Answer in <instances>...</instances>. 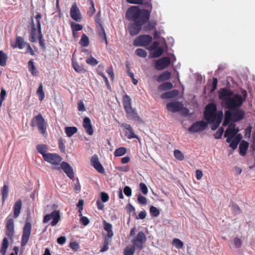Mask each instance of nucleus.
Returning <instances> with one entry per match:
<instances>
[{"label":"nucleus","mask_w":255,"mask_h":255,"mask_svg":"<svg viewBox=\"0 0 255 255\" xmlns=\"http://www.w3.org/2000/svg\"><path fill=\"white\" fill-rule=\"evenodd\" d=\"M135 53L136 55L142 58H145L147 56L146 51L141 48L137 49L135 51Z\"/></svg>","instance_id":"obj_45"},{"label":"nucleus","mask_w":255,"mask_h":255,"mask_svg":"<svg viewBox=\"0 0 255 255\" xmlns=\"http://www.w3.org/2000/svg\"><path fill=\"white\" fill-rule=\"evenodd\" d=\"M127 149L125 147H120L117 148L114 152L115 156H121L126 154Z\"/></svg>","instance_id":"obj_40"},{"label":"nucleus","mask_w":255,"mask_h":255,"mask_svg":"<svg viewBox=\"0 0 255 255\" xmlns=\"http://www.w3.org/2000/svg\"><path fill=\"white\" fill-rule=\"evenodd\" d=\"M219 98L222 100L223 107L227 109L240 108L246 101L247 92L242 91V94H234L233 91L228 88L221 89L219 91Z\"/></svg>","instance_id":"obj_2"},{"label":"nucleus","mask_w":255,"mask_h":255,"mask_svg":"<svg viewBox=\"0 0 255 255\" xmlns=\"http://www.w3.org/2000/svg\"><path fill=\"white\" fill-rule=\"evenodd\" d=\"M179 112H180L181 114L184 116H187L189 113V110L187 108L184 107L183 106L182 109H181Z\"/></svg>","instance_id":"obj_64"},{"label":"nucleus","mask_w":255,"mask_h":255,"mask_svg":"<svg viewBox=\"0 0 255 255\" xmlns=\"http://www.w3.org/2000/svg\"><path fill=\"white\" fill-rule=\"evenodd\" d=\"M36 29L35 25L33 22V19H32V27L30 33L29 40L31 42H34L36 41Z\"/></svg>","instance_id":"obj_25"},{"label":"nucleus","mask_w":255,"mask_h":255,"mask_svg":"<svg viewBox=\"0 0 255 255\" xmlns=\"http://www.w3.org/2000/svg\"><path fill=\"white\" fill-rule=\"evenodd\" d=\"M36 149L39 153H40L43 156V159L44 156L48 155L49 153H47L48 147L45 144H38L36 146Z\"/></svg>","instance_id":"obj_24"},{"label":"nucleus","mask_w":255,"mask_h":255,"mask_svg":"<svg viewBox=\"0 0 255 255\" xmlns=\"http://www.w3.org/2000/svg\"><path fill=\"white\" fill-rule=\"evenodd\" d=\"M7 59V56L2 51H0V65L5 66Z\"/></svg>","instance_id":"obj_36"},{"label":"nucleus","mask_w":255,"mask_h":255,"mask_svg":"<svg viewBox=\"0 0 255 255\" xmlns=\"http://www.w3.org/2000/svg\"><path fill=\"white\" fill-rule=\"evenodd\" d=\"M80 221L81 223L85 226L88 225L90 222L88 218L85 216H82V217L80 219Z\"/></svg>","instance_id":"obj_58"},{"label":"nucleus","mask_w":255,"mask_h":255,"mask_svg":"<svg viewBox=\"0 0 255 255\" xmlns=\"http://www.w3.org/2000/svg\"><path fill=\"white\" fill-rule=\"evenodd\" d=\"M6 95V91L3 88H1V91L0 94V100L3 101Z\"/></svg>","instance_id":"obj_62"},{"label":"nucleus","mask_w":255,"mask_h":255,"mask_svg":"<svg viewBox=\"0 0 255 255\" xmlns=\"http://www.w3.org/2000/svg\"><path fill=\"white\" fill-rule=\"evenodd\" d=\"M208 127V123L202 120L196 122L189 128L188 131L191 132H198L203 131Z\"/></svg>","instance_id":"obj_11"},{"label":"nucleus","mask_w":255,"mask_h":255,"mask_svg":"<svg viewBox=\"0 0 255 255\" xmlns=\"http://www.w3.org/2000/svg\"><path fill=\"white\" fill-rule=\"evenodd\" d=\"M32 126H37L40 132L44 134L46 133V126L44 119L41 114L35 117L31 122Z\"/></svg>","instance_id":"obj_7"},{"label":"nucleus","mask_w":255,"mask_h":255,"mask_svg":"<svg viewBox=\"0 0 255 255\" xmlns=\"http://www.w3.org/2000/svg\"><path fill=\"white\" fill-rule=\"evenodd\" d=\"M224 128H219V129L217 131V132L214 134V137L216 139H220L222 137V136L224 132Z\"/></svg>","instance_id":"obj_50"},{"label":"nucleus","mask_w":255,"mask_h":255,"mask_svg":"<svg viewBox=\"0 0 255 255\" xmlns=\"http://www.w3.org/2000/svg\"><path fill=\"white\" fill-rule=\"evenodd\" d=\"M104 229L107 232L112 230V225L108 223L104 222Z\"/></svg>","instance_id":"obj_63"},{"label":"nucleus","mask_w":255,"mask_h":255,"mask_svg":"<svg viewBox=\"0 0 255 255\" xmlns=\"http://www.w3.org/2000/svg\"><path fill=\"white\" fill-rule=\"evenodd\" d=\"M70 247L74 251H77L79 249V245L76 242H73L70 243Z\"/></svg>","instance_id":"obj_53"},{"label":"nucleus","mask_w":255,"mask_h":255,"mask_svg":"<svg viewBox=\"0 0 255 255\" xmlns=\"http://www.w3.org/2000/svg\"><path fill=\"white\" fill-rule=\"evenodd\" d=\"M99 28L100 29L99 30V35L101 37L104 39L106 44H107L108 41L107 39L106 34L103 25H101V26H100Z\"/></svg>","instance_id":"obj_43"},{"label":"nucleus","mask_w":255,"mask_h":255,"mask_svg":"<svg viewBox=\"0 0 255 255\" xmlns=\"http://www.w3.org/2000/svg\"><path fill=\"white\" fill-rule=\"evenodd\" d=\"M249 147V143L243 140L242 141L239 146L240 153L242 156H245L246 154L247 150Z\"/></svg>","instance_id":"obj_28"},{"label":"nucleus","mask_w":255,"mask_h":255,"mask_svg":"<svg viewBox=\"0 0 255 255\" xmlns=\"http://www.w3.org/2000/svg\"><path fill=\"white\" fill-rule=\"evenodd\" d=\"M32 226L30 222H26L23 228L21 245L24 247L27 243L31 235Z\"/></svg>","instance_id":"obj_9"},{"label":"nucleus","mask_w":255,"mask_h":255,"mask_svg":"<svg viewBox=\"0 0 255 255\" xmlns=\"http://www.w3.org/2000/svg\"><path fill=\"white\" fill-rule=\"evenodd\" d=\"M91 162L93 167L100 173H103L105 172L102 165L100 163L97 155H93L91 159Z\"/></svg>","instance_id":"obj_17"},{"label":"nucleus","mask_w":255,"mask_h":255,"mask_svg":"<svg viewBox=\"0 0 255 255\" xmlns=\"http://www.w3.org/2000/svg\"><path fill=\"white\" fill-rule=\"evenodd\" d=\"M70 15L76 22H80L82 20V14L76 3H74L71 7Z\"/></svg>","instance_id":"obj_12"},{"label":"nucleus","mask_w":255,"mask_h":255,"mask_svg":"<svg viewBox=\"0 0 255 255\" xmlns=\"http://www.w3.org/2000/svg\"><path fill=\"white\" fill-rule=\"evenodd\" d=\"M171 76V73L169 72L165 71L160 74L157 79L158 82H161L167 80L170 78Z\"/></svg>","instance_id":"obj_32"},{"label":"nucleus","mask_w":255,"mask_h":255,"mask_svg":"<svg viewBox=\"0 0 255 255\" xmlns=\"http://www.w3.org/2000/svg\"><path fill=\"white\" fill-rule=\"evenodd\" d=\"M39 35L38 36V39H39V44L43 49H45L46 47H45V45L44 40L43 39V38H42V35L41 33H39Z\"/></svg>","instance_id":"obj_57"},{"label":"nucleus","mask_w":255,"mask_h":255,"mask_svg":"<svg viewBox=\"0 0 255 255\" xmlns=\"http://www.w3.org/2000/svg\"><path fill=\"white\" fill-rule=\"evenodd\" d=\"M83 127L88 134L91 135L93 134V129L89 118L85 117L84 119Z\"/></svg>","instance_id":"obj_19"},{"label":"nucleus","mask_w":255,"mask_h":255,"mask_svg":"<svg viewBox=\"0 0 255 255\" xmlns=\"http://www.w3.org/2000/svg\"><path fill=\"white\" fill-rule=\"evenodd\" d=\"M36 93H37V95L39 97V100L40 101H42V100H43V99L45 98V94L43 91V86H42V84H40V85L37 90Z\"/></svg>","instance_id":"obj_37"},{"label":"nucleus","mask_w":255,"mask_h":255,"mask_svg":"<svg viewBox=\"0 0 255 255\" xmlns=\"http://www.w3.org/2000/svg\"><path fill=\"white\" fill-rule=\"evenodd\" d=\"M71 27L72 30V32L74 33V31H78L83 29V25L77 23L75 22H71Z\"/></svg>","instance_id":"obj_41"},{"label":"nucleus","mask_w":255,"mask_h":255,"mask_svg":"<svg viewBox=\"0 0 255 255\" xmlns=\"http://www.w3.org/2000/svg\"><path fill=\"white\" fill-rule=\"evenodd\" d=\"M137 201L139 204L142 205H145L147 204L146 198L140 194H139L138 195Z\"/></svg>","instance_id":"obj_49"},{"label":"nucleus","mask_w":255,"mask_h":255,"mask_svg":"<svg viewBox=\"0 0 255 255\" xmlns=\"http://www.w3.org/2000/svg\"><path fill=\"white\" fill-rule=\"evenodd\" d=\"M78 109L80 112H84L85 111V107L84 103L82 101H80L78 103Z\"/></svg>","instance_id":"obj_56"},{"label":"nucleus","mask_w":255,"mask_h":255,"mask_svg":"<svg viewBox=\"0 0 255 255\" xmlns=\"http://www.w3.org/2000/svg\"><path fill=\"white\" fill-rule=\"evenodd\" d=\"M174 155L175 157L180 161H182L184 159V157L183 154L178 149H175L174 150Z\"/></svg>","instance_id":"obj_47"},{"label":"nucleus","mask_w":255,"mask_h":255,"mask_svg":"<svg viewBox=\"0 0 255 255\" xmlns=\"http://www.w3.org/2000/svg\"><path fill=\"white\" fill-rule=\"evenodd\" d=\"M8 186L6 184H4L1 190L2 203H3L5 200L8 196Z\"/></svg>","instance_id":"obj_38"},{"label":"nucleus","mask_w":255,"mask_h":255,"mask_svg":"<svg viewBox=\"0 0 255 255\" xmlns=\"http://www.w3.org/2000/svg\"><path fill=\"white\" fill-rule=\"evenodd\" d=\"M111 242V240L106 238L103 243V246L100 250V252H105L109 249V245Z\"/></svg>","instance_id":"obj_46"},{"label":"nucleus","mask_w":255,"mask_h":255,"mask_svg":"<svg viewBox=\"0 0 255 255\" xmlns=\"http://www.w3.org/2000/svg\"><path fill=\"white\" fill-rule=\"evenodd\" d=\"M177 90H173L169 92H165L161 94V98L162 99H167L175 97L178 94Z\"/></svg>","instance_id":"obj_21"},{"label":"nucleus","mask_w":255,"mask_h":255,"mask_svg":"<svg viewBox=\"0 0 255 255\" xmlns=\"http://www.w3.org/2000/svg\"><path fill=\"white\" fill-rule=\"evenodd\" d=\"M172 243L173 245L178 249H182L183 247V243L178 239H174Z\"/></svg>","instance_id":"obj_42"},{"label":"nucleus","mask_w":255,"mask_h":255,"mask_svg":"<svg viewBox=\"0 0 255 255\" xmlns=\"http://www.w3.org/2000/svg\"><path fill=\"white\" fill-rule=\"evenodd\" d=\"M124 192L126 196L129 197L131 195V189L129 186H126L124 189Z\"/></svg>","instance_id":"obj_55"},{"label":"nucleus","mask_w":255,"mask_h":255,"mask_svg":"<svg viewBox=\"0 0 255 255\" xmlns=\"http://www.w3.org/2000/svg\"><path fill=\"white\" fill-rule=\"evenodd\" d=\"M84 200L83 199H80L78 201L77 205V207L79 208V212H81L83 209Z\"/></svg>","instance_id":"obj_60"},{"label":"nucleus","mask_w":255,"mask_h":255,"mask_svg":"<svg viewBox=\"0 0 255 255\" xmlns=\"http://www.w3.org/2000/svg\"><path fill=\"white\" fill-rule=\"evenodd\" d=\"M29 71L31 72L32 75L36 76L38 74V71L37 70L34 64L33 59H30L28 62Z\"/></svg>","instance_id":"obj_27"},{"label":"nucleus","mask_w":255,"mask_h":255,"mask_svg":"<svg viewBox=\"0 0 255 255\" xmlns=\"http://www.w3.org/2000/svg\"><path fill=\"white\" fill-rule=\"evenodd\" d=\"M133 121H134L135 122V123L138 125L144 124V122L138 115L135 117V118Z\"/></svg>","instance_id":"obj_61"},{"label":"nucleus","mask_w":255,"mask_h":255,"mask_svg":"<svg viewBox=\"0 0 255 255\" xmlns=\"http://www.w3.org/2000/svg\"><path fill=\"white\" fill-rule=\"evenodd\" d=\"M44 160L50 163L53 169L59 171L64 170V161L62 162V157L57 153H49L44 156Z\"/></svg>","instance_id":"obj_6"},{"label":"nucleus","mask_w":255,"mask_h":255,"mask_svg":"<svg viewBox=\"0 0 255 255\" xmlns=\"http://www.w3.org/2000/svg\"><path fill=\"white\" fill-rule=\"evenodd\" d=\"M204 116L207 122L211 124V129L215 130L218 128L223 120V113L222 111L217 113L216 105L210 103L206 106Z\"/></svg>","instance_id":"obj_3"},{"label":"nucleus","mask_w":255,"mask_h":255,"mask_svg":"<svg viewBox=\"0 0 255 255\" xmlns=\"http://www.w3.org/2000/svg\"><path fill=\"white\" fill-rule=\"evenodd\" d=\"M156 25V22L153 20L149 21L147 25L145 27L146 30H150L153 28Z\"/></svg>","instance_id":"obj_51"},{"label":"nucleus","mask_w":255,"mask_h":255,"mask_svg":"<svg viewBox=\"0 0 255 255\" xmlns=\"http://www.w3.org/2000/svg\"><path fill=\"white\" fill-rule=\"evenodd\" d=\"M123 104L126 111L132 109L131 104V99L129 96L126 95L123 98Z\"/></svg>","instance_id":"obj_22"},{"label":"nucleus","mask_w":255,"mask_h":255,"mask_svg":"<svg viewBox=\"0 0 255 255\" xmlns=\"http://www.w3.org/2000/svg\"><path fill=\"white\" fill-rule=\"evenodd\" d=\"M173 87L172 84L169 82H166L162 83L158 87V89L162 91H165L171 89Z\"/></svg>","instance_id":"obj_33"},{"label":"nucleus","mask_w":255,"mask_h":255,"mask_svg":"<svg viewBox=\"0 0 255 255\" xmlns=\"http://www.w3.org/2000/svg\"><path fill=\"white\" fill-rule=\"evenodd\" d=\"M9 243L8 240L6 238H4L1 245V249L0 252L2 255H5L6 252V250L8 247Z\"/></svg>","instance_id":"obj_31"},{"label":"nucleus","mask_w":255,"mask_h":255,"mask_svg":"<svg viewBox=\"0 0 255 255\" xmlns=\"http://www.w3.org/2000/svg\"><path fill=\"white\" fill-rule=\"evenodd\" d=\"M234 244L237 248H240L242 245V242L240 239L235 238L234 239Z\"/></svg>","instance_id":"obj_59"},{"label":"nucleus","mask_w":255,"mask_h":255,"mask_svg":"<svg viewBox=\"0 0 255 255\" xmlns=\"http://www.w3.org/2000/svg\"><path fill=\"white\" fill-rule=\"evenodd\" d=\"M152 41V37L149 35H142L139 36L133 41V45L135 46H146L149 45Z\"/></svg>","instance_id":"obj_10"},{"label":"nucleus","mask_w":255,"mask_h":255,"mask_svg":"<svg viewBox=\"0 0 255 255\" xmlns=\"http://www.w3.org/2000/svg\"><path fill=\"white\" fill-rule=\"evenodd\" d=\"M139 187L141 191L144 195H146L148 193V189L146 185L143 183L139 184Z\"/></svg>","instance_id":"obj_52"},{"label":"nucleus","mask_w":255,"mask_h":255,"mask_svg":"<svg viewBox=\"0 0 255 255\" xmlns=\"http://www.w3.org/2000/svg\"><path fill=\"white\" fill-rule=\"evenodd\" d=\"M126 112L127 114L128 118L129 120H133L135 118V117L138 115L135 111L133 109L127 110Z\"/></svg>","instance_id":"obj_35"},{"label":"nucleus","mask_w":255,"mask_h":255,"mask_svg":"<svg viewBox=\"0 0 255 255\" xmlns=\"http://www.w3.org/2000/svg\"><path fill=\"white\" fill-rule=\"evenodd\" d=\"M150 11L148 10L141 9L137 6H132L128 8L126 14V17L131 20L133 22L130 23L128 29L131 36L137 34L143 25L150 17Z\"/></svg>","instance_id":"obj_1"},{"label":"nucleus","mask_w":255,"mask_h":255,"mask_svg":"<svg viewBox=\"0 0 255 255\" xmlns=\"http://www.w3.org/2000/svg\"><path fill=\"white\" fill-rule=\"evenodd\" d=\"M60 219V212L59 210H54L50 214L46 215L43 218V222L46 223L52 219L51 222L52 226H55L57 224Z\"/></svg>","instance_id":"obj_8"},{"label":"nucleus","mask_w":255,"mask_h":255,"mask_svg":"<svg viewBox=\"0 0 255 255\" xmlns=\"http://www.w3.org/2000/svg\"><path fill=\"white\" fill-rule=\"evenodd\" d=\"M150 212L153 217H157L160 214L159 210L153 206H151L150 208Z\"/></svg>","instance_id":"obj_48"},{"label":"nucleus","mask_w":255,"mask_h":255,"mask_svg":"<svg viewBox=\"0 0 255 255\" xmlns=\"http://www.w3.org/2000/svg\"><path fill=\"white\" fill-rule=\"evenodd\" d=\"M151 52L150 55V58H157L160 56L163 52V49L162 47H158L153 50H151Z\"/></svg>","instance_id":"obj_26"},{"label":"nucleus","mask_w":255,"mask_h":255,"mask_svg":"<svg viewBox=\"0 0 255 255\" xmlns=\"http://www.w3.org/2000/svg\"><path fill=\"white\" fill-rule=\"evenodd\" d=\"M16 46L20 49H23L26 44L23 38L20 36H17L16 39Z\"/></svg>","instance_id":"obj_34"},{"label":"nucleus","mask_w":255,"mask_h":255,"mask_svg":"<svg viewBox=\"0 0 255 255\" xmlns=\"http://www.w3.org/2000/svg\"><path fill=\"white\" fill-rule=\"evenodd\" d=\"M182 108V104L179 102H171L166 105L168 111L172 113L179 112Z\"/></svg>","instance_id":"obj_16"},{"label":"nucleus","mask_w":255,"mask_h":255,"mask_svg":"<svg viewBox=\"0 0 255 255\" xmlns=\"http://www.w3.org/2000/svg\"><path fill=\"white\" fill-rule=\"evenodd\" d=\"M245 115V112L240 108L228 109L225 112V118L223 125L226 126L232 121L237 122L244 119Z\"/></svg>","instance_id":"obj_5"},{"label":"nucleus","mask_w":255,"mask_h":255,"mask_svg":"<svg viewBox=\"0 0 255 255\" xmlns=\"http://www.w3.org/2000/svg\"><path fill=\"white\" fill-rule=\"evenodd\" d=\"M65 173L71 179L74 178V172L72 167L66 162H65Z\"/></svg>","instance_id":"obj_20"},{"label":"nucleus","mask_w":255,"mask_h":255,"mask_svg":"<svg viewBox=\"0 0 255 255\" xmlns=\"http://www.w3.org/2000/svg\"><path fill=\"white\" fill-rule=\"evenodd\" d=\"M121 127L123 128L124 129L127 130L125 135L128 139L138 138V136L134 134L133 129L131 126L128 124H122Z\"/></svg>","instance_id":"obj_15"},{"label":"nucleus","mask_w":255,"mask_h":255,"mask_svg":"<svg viewBox=\"0 0 255 255\" xmlns=\"http://www.w3.org/2000/svg\"><path fill=\"white\" fill-rule=\"evenodd\" d=\"M146 240V238L144 233L141 231L139 232L136 237L131 241L132 246H127L124 249V255H133L135 249L142 250Z\"/></svg>","instance_id":"obj_4"},{"label":"nucleus","mask_w":255,"mask_h":255,"mask_svg":"<svg viewBox=\"0 0 255 255\" xmlns=\"http://www.w3.org/2000/svg\"><path fill=\"white\" fill-rule=\"evenodd\" d=\"M5 233L10 239L13 238L14 234V221L12 219L7 218L6 220Z\"/></svg>","instance_id":"obj_14"},{"label":"nucleus","mask_w":255,"mask_h":255,"mask_svg":"<svg viewBox=\"0 0 255 255\" xmlns=\"http://www.w3.org/2000/svg\"><path fill=\"white\" fill-rule=\"evenodd\" d=\"M235 127V124H231L225 131V136H235L239 131L238 128H236Z\"/></svg>","instance_id":"obj_18"},{"label":"nucleus","mask_w":255,"mask_h":255,"mask_svg":"<svg viewBox=\"0 0 255 255\" xmlns=\"http://www.w3.org/2000/svg\"><path fill=\"white\" fill-rule=\"evenodd\" d=\"M22 202L20 200H18L15 204L13 208L14 217L16 218L18 217L20 213Z\"/></svg>","instance_id":"obj_23"},{"label":"nucleus","mask_w":255,"mask_h":255,"mask_svg":"<svg viewBox=\"0 0 255 255\" xmlns=\"http://www.w3.org/2000/svg\"><path fill=\"white\" fill-rule=\"evenodd\" d=\"M78 131V129L75 127H67L65 128V132L68 137H71Z\"/></svg>","instance_id":"obj_30"},{"label":"nucleus","mask_w":255,"mask_h":255,"mask_svg":"<svg viewBox=\"0 0 255 255\" xmlns=\"http://www.w3.org/2000/svg\"><path fill=\"white\" fill-rule=\"evenodd\" d=\"M86 62L88 64L92 66H95L98 63V61L92 56L88 58Z\"/></svg>","instance_id":"obj_44"},{"label":"nucleus","mask_w":255,"mask_h":255,"mask_svg":"<svg viewBox=\"0 0 255 255\" xmlns=\"http://www.w3.org/2000/svg\"><path fill=\"white\" fill-rule=\"evenodd\" d=\"M73 67L76 72L79 73H83L86 71L84 66L77 62L73 61Z\"/></svg>","instance_id":"obj_29"},{"label":"nucleus","mask_w":255,"mask_h":255,"mask_svg":"<svg viewBox=\"0 0 255 255\" xmlns=\"http://www.w3.org/2000/svg\"><path fill=\"white\" fill-rule=\"evenodd\" d=\"M170 63V59L168 57H163L156 60L155 63V68L158 70H162L166 68Z\"/></svg>","instance_id":"obj_13"},{"label":"nucleus","mask_w":255,"mask_h":255,"mask_svg":"<svg viewBox=\"0 0 255 255\" xmlns=\"http://www.w3.org/2000/svg\"><path fill=\"white\" fill-rule=\"evenodd\" d=\"M80 44L81 46L84 47H87L89 44V40L88 36L85 34H83L80 41Z\"/></svg>","instance_id":"obj_39"},{"label":"nucleus","mask_w":255,"mask_h":255,"mask_svg":"<svg viewBox=\"0 0 255 255\" xmlns=\"http://www.w3.org/2000/svg\"><path fill=\"white\" fill-rule=\"evenodd\" d=\"M101 200L103 202H106L108 201L109 197L108 194L104 192H102L101 193Z\"/></svg>","instance_id":"obj_54"}]
</instances>
